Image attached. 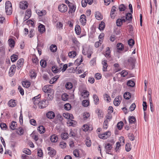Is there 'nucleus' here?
<instances>
[{
	"mask_svg": "<svg viewBox=\"0 0 159 159\" xmlns=\"http://www.w3.org/2000/svg\"><path fill=\"white\" fill-rule=\"evenodd\" d=\"M58 9L60 12H65L67 11V7L66 5L62 4L59 5Z\"/></svg>",
	"mask_w": 159,
	"mask_h": 159,
	"instance_id": "1",
	"label": "nucleus"
},
{
	"mask_svg": "<svg viewBox=\"0 0 159 159\" xmlns=\"http://www.w3.org/2000/svg\"><path fill=\"white\" fill-rule=\"evenodd\" d=\"M111 134V132L109 131H108L102 134L99 135L98 137L100 138L104 139L108 138L110 136Z\"/></svg>",
	"mask_w": 159,
	"mask_h": 159,
	"instance_id": "2",
	"label": "nucleus"
},
{
	"mask_svg": "<svg viewBox=\"0 0 159 159\" xmlns=\"http://www.w3.org/2000/svg\"><path fill=\"white\" fill-rule=\"evenodd\" d=\"M135 61V59L132 57H130L128 60V65L131 66L132 69L133 68V66Z\"/></svg>",
	"mask_w": 159,
	"mask_h": 159,
	"instance_id": "3",
	"label": "nucleus"
},
{
	"mask_svg": "<svg viewBox=\"0 0 159 159\" xmlns=\"http://www.w3.org/2000/svg\"><path fill=\"white\" fill-rule=\"evenodd\" d=\"M124 17V18L125 19V22L126 21L127 22V23H129L130 21L132 20V16L131 13H127L125 16V17Z\"/></svg>",
	"mask_w": 159,
	"mask_h": 159,
	"instance_id": "4",
	"label": "nucleus"
},
{
	"mask_svg": "<svg viewBox=\"0 0 159 159\" xmlns=\"http://www.w3.org/2000/svg\"><path fill=\"white\" fill-rule=\"evenodd\" d=\"M16 66L13 65L11 67L9 72V74L10 76H12L14 74L15 71Z\"/></svg>",
	"mask_w": 159,
	"mask_h": 159,
	"instance_id": "5",
	"label": "nucleus"
},
{
	"mask_svg": "<svg viewBox=\"0 0 159 159\" xmlns=\"http://www.w3.org/2000/svg\"><path fill=\"white\" fill-rule=\"evenodd\" d=\"M124 17H122L121 19H118L116 21V25L118 26H120L123 22H125V19Z\"/></svg>",
	"mask_w": 159,
	"mask_h": 159,
	"instance_id": "6",
	"label": "nucleus"
},
{
	"mask_svg": "<svg viewBox=\"0 0 159 159\" xmlns=\"http://www.w3.org/2000/svg\"><path fill=\"white\" fill-rule=\"evenodd\" d=\"M20 7L22 9H25L27 8L28 6V3L27 2H21L20 3Z\"/></svg>",
	"mask_w": 159,
	"mask_h": 159,
	"instance_id": "7",
	"label": "nucleus"
},
{
	"mask_svg": "<svg viewBox=\"0 0 159 159\" xmlns=\"http://www.w3.org/2000/svg\"><path fill=\"white\" fill-rule=\"evenodd\" d=\"M121 99V97L120 96H118L116 97L114 101V104L116 106H118L120 103V100Z\"/></svg>",
	"mask_w": 159,
	"mask_h": 159,
	"instance_id": "8",
	"label": "nucleus"
},
{
	"mask_svg": "<svg viewBox=\"0 0 159 159\" xmlns=\"http://www.w3.org/2000/svg\"><path fill=\"white\" fill-rule=\"evenodd\" d=\"M53 90L45 94V97L48 100H51L53 98Z\"/></svg>",
	"mask_w": 159,
	"mask_h": 159,
	"instance_id": "9",
	"label": "nucleus"
},
{
	"mask_svg": "<svg viewBox=\"0 0 159 159\" xmlns=\"http://www.w3.org/2000/svg\"><path fill=\"white\" fill-rule=\"evenodd\" d=\"M47 101L46 100L40 101L39 104V107L40 108H43L46 107L48 105L46 103V102Z\"/></svg>",
	"mask_w": 159,
	"mask_h": 159,
	"instance_id": "10",
	"label": "nucleus"
},
{
	"mask_svg": "<svg viewBox=\"0 0 159 159\" xmlns=\"http://www.w3.org/2000/svg\"><path fill=\"white\" fill-rule=\"evenodd\" d=\"M80 21L83 25H85L86 22V16L84 15L83 14L81 16L80 18Z\"/></svg>",
	"mask_w": 159,
	"mask_h": 159,
	"instance_id": "11",
	"label": "nucleus"
},
{
	"mask_svg": "<svg viewBox=\"0 0 159 159\" xmlns=\"http://www.w3.org/2000/svg\"><path fill=\"white\" fill-rule=\"evenodd\" d=\"M43 90L45 93V94L47 93H49V92H51L53 90V89H51L49 87V86L48 85H45L43 86Z\"/></svg>",
	"mask_w": 159,
	"mask_h": 159,
	"instance_id": "12",
	"label": "nucleus"
},
{
	"mask_svg": "<svg viewBox=\"0 0 159 159\" xmlns=\"http://www.w3.org/2000/svg\"><path fill=\"white\" fill-rule=\"evenodd\" d=\"M47 117L49 119H53L55 116V114L54 112L50 111L48 112L46 114Z\"/></svg>",
	"mask_w": 159,
	"mask_h": 159,
	"instance_id": "13",
	"label": "nucleus"
},
{
	"mask_svg": "<svg viewBox=\"0 0 159 159\" xmlns=\"http://www.w3.org/2000/svg\"><path fill=\"white\" fill-rule=\"evenodd\" d=\"M116 7L115 6H113L111 8L110 14V16L111 18L113 19L115 17V13L116 11Z\"/></svg>",
	"mask_w": 159,
	"mask_h": 159,
	"instance_id": "14",
	"label": "nucleus"
},
{
	"mask_svg": "<svg viewBox=\"0 0 159 159\" xmlns=\"http://www.w3.org/2000/svg\"><path fill=\"white\" fill-rule=\"evenodd\" d=\"M8 106L11 107H13L16 105L15 100L11 99L9 101L8 103Z\"/></svg>",
	"mask_w": 159,
	"mask_h": 159,
	"instance_id": "15",
	"label": "nucleus"
},
{
	"mask_svg": "<svg viewBox=\"0 0 159 159\" xmlns=\"http://www.w3.org/2000/svg\"><path fill=\"white\" fill-rule=\"evenodd\" d=\"M36 12L38 15L41 16L44 15L46 14V11L45 10H42L40 11V10H38L36 11Z\"/></svg>",
	"mask_w": 159,
	"mask_h": 159,
	"instance_id": "16",
	"label": "nucleus"
},
{
	"mask_svg": "<svg viewBox=\"0 0 159 159\" xmlns=\"http://www.w3.org/2000/svg\"><path fill=\"white\" fill-rule=\"evenodd\" d=\"M39 31L40 33H43L45 31V26L42 25H40L38 27Z\"/></svg>",
	"mask_w": 159,
	"mask_h": 159,
	"instance_id": "17",
	"label": "nucleus"
},
{
	"mask_svg": "<svg viewBox=\"0 0 159 159\" xmlns=\"http://www.w3.org/2000/svg\"><path fill=\"white\" fill-rule=\"evenodd\" d=\"M17 126L16 122L14 121H12L11 125H10V128L12 130H15Z\"/></svg>",
	"mask_w": 159,
	"mask_h": 159,
	"instance_id": "18",
	"label": "nucleus"
},
{
	"mask_svg": "<svg viewBox=\"0 0 159 159\" xmlns=\"http://www.w3.org/2000/svg\"><path fill=\"white\" fill-rule=\"evenodd\" d=\"M102 63L103 65V71H107V68L108 66L106 60H104L102 61Z\"/></svg>",
	"mask_w": 159,
	"mask_h": 159,
	"instance_id": "19",
	"label": "nucleus"
},
{
	"mask_svg": "<svg viewBox=\"0 0 159 159\" xmlns=\"http://www.w3.org/2000/svg\"><path fill=\"white\" fill-rule=\"evenodd\" d=\"M75 31L77 35H79L81 32V29L79 25H76L75 28Z\"/></svg>",
	"mask_w": 159,
	"mask_h": 159,
	"instance_id": "20",
	"label": "nucleus"
},
{
	"mask_svg": "<svg viewBox=\"0 0 159 159\" xmlns=\"http://www.w3.org/2000/svg\"><path fill=\"white\" fill-rule=\"evenodd\" d=\"M58 139V138L57 135H53L51 136L50 137V140L52 142H57Z\"/></svg>",
	"mask_w": 159,
	"mask_h": 159,
	"instance_id": "21",
	"label": "nucleus"
},
{
	"mask_svg": "<svg viewBox=\"0 0 159 159\" xmlns=\"http://www.w3.org/2000/svg\"><path fill=\"white\" fill-rule=\"evenodd\" d=\"M95 16L96 18L98 20H101L102 18V16L99 11H96L95 12Z\"/></svg>",
	"mask_w": 159,
	"mask_h": 159,
	"instance_id": "22",
	"label": "nucleus"
},
{
	"mask_svg": "<svg viewBox=\"0 0 159 159\" xmlns=\"http://www.w3.org/2000/svg\"><path fill=\"white\" fill-rule=\"evenodd\" d=\"M117 50H118L117 51L118 52H119V51H121L122 50L124 49V46L123 44L121 43H118L117 45Z\"/></svg>",
	"mask_w": 159,
	"mask_h": 159,
	"instance_id": "23",
	"label": "nucleus"
},
{
	"mask_svg": "<svg viewBox=\"0 0 159 159\" xmlns=\"http://www.w3.org/2000/svg\"><path fill=\"white\" fill-rule=\"evenodd\" d=\"M61 68H58L57 66H54L52 67V72L54 73H57L60 71Z\"/></svg>",
	"mask_w": 159,
	"mask_h": 159,
	"instance_id": "24",
	"label": "nucleus"
},
{
	"mask_svg": "<svg viewBox=\"0 0 159 159\" xmlns=\"http://www.w3.org/2000/svg\"><path fill=\"white\" fill-rule=\"evenodd\" d=\"M82 96L84 98H87L89 95V92L86 90H84L82 93Z\"/></svg>",
	"mask_w": 159,
	"mask_h": 159,
	"instance_id": "25",
	"label": "nucleus"
},
{
	"mask_svg": "<svg viewBox=\"0 0 159 159\" xmlns=\"http://www.w3.org/2000/svg\"><path fill=\"white\" fill-rule=\"evenodd\" d=\"M38 130L40 134H42L45 132V129L43 126L40 125L38 127Z\"/></svg>",
	"mask_w": 159,
	"mask_h": 159,
	"instance_id": "26",
	"label": "nucleus"
},
{
	"mask_svg": "<svg viewBox=\"0 0 159 159\" xmlns=\"http://www.w3.org/2000/svg\"><path fill=\"white\" fill-rule=\"evenodd\" d=\"M22 85L24 87L28 88L30 86V82L28 81H24L22 82Z\"/></svg>",
	"mask_w": 159,
	"mask_h": 159,
	"instance_id": "27",
	"label": "nucleus"
},
{
	"mask_svg": "<svg viewBox=\"0 0 159 159\" xmlns=\"http://www.w3.org/2000/svg\"><path fill=\"white\" fill-rule=\"evenodd\" d=\"M129 120L130 123H134L136 122V119L133 116H130L129 117Z\"/></svg>",
	"mask_w": 159,
	"mask_h": 159,
	"instance_id": "28",
	"label": "nucleus"
},
{
	"mask_svg": "<svg viewBox=\"0 0 159 159\" xmlns=\"http://www.w3.org/2000/svg\"><path fill=\"white\" fill-rule=\"evenodd\" d=\"M9 46L11 48H13L14 47L15 42L13 39H9L8 40Z\"/></svg>",
	"mask_w": 159,
	"mask_h": 159,
	"instance_id": "29",
	"label": "nucleus"
},
{
	"mask_svg": "<svg viewBox=\"0 0 159 159\" xmlns=\"http://www.w3.org/2000/svg\"><path fill=\"white\" fill-rule=\"evenodd\" d=\"M18 56L16 54H13L11 57V59L12 62L16 61L18 59Z\"/></svg>",
	"mask_w": 159,
	"mask_h": 159,
	"instance_id": "30",
	"label": "nucleus"
},
{
	"mask_svg": "<svg viewBox=\"0 0 159 159\" xmlns=\"http://www.w3.org/2000/svg\"><path fill=\"white\" fill-rule=\"evenodd\" d=\"M76 55V52L75 51L70 52L68 53V55L70 57L74 58Z\"/></svg>",
	"mask_w": 159,
	"mask_h": 159,
	"instance_id": "31",
	"label": "nucleus"
},
{
	"mask_svg": "<svg viewBox=\"0 0 159 159\" xmlns=\"http://www.w3.org/2000/svg\"><path fill=\"white\" fill-rule=\"evenodd\" d=\"M130 94L129 92H126L124 93V97L126 99H129L130 98Z\"/></svg>",
	"mask_w": 159,
	"mask_h": 159,
	"instance_id": "32",
	"label": "nucleus"
},
{
	"mask_svg": "<svg viewBox=\"0 0 159 159\" xmlns=\"http://www.w3.org/2000/svg\"><path fill=\"white\" fill-rule=\"evenodd\" d=\"M48 153L51 157H53L56 155V151L53 149H51V151L49 152Z\"/></svg>",
	"mask_w": 159,
	"mask_h": 159,
	"instance_id": "33",
	"label": "nucleus"
},
{
	"mask_svg": "<svg viewBox=\"0 0 159 159\" xmlns=\"http://www.w3.org/2000/svg\"><path fill=\"white\" fill-rule=\"evenodd\" d=\"M50 50L52 52H55L57 50V47L54 44H52L50 47Z\"/></svg>",
	"mask_w": 159,
	"mask_h": 159,
	"instance_id": "34",
	"label": "nucleus"
},
{
	"mask_svg": "<svg viewBox=\"0 0 159 159\" xmlns=\"http://www.w3.org/2000/svg\"><path fill=\"white\" fill-rule=\"evenodd\" d=\"M66 88L68 89H71L73 87V85L71 82H67L65 85Z\"/></svg>",
	"mask_w": 159,
	"mask_h": 159,
	"instance_id": "35",
	"label": "nucleus"
},
{
	"mask_svg": "<svg viewBox=\"0 0 159 159\" xmlns=\"http://www.w3.org/2000/svg\"><path fill=\"white\" fill-rule=\"evenodd\" d=\"M127 85L130 87H133L135 85V83L132 80H129L127 82Z\"/></svg>",
	"mask_w": 159,
	"mask_h": 159,
	"instance_id": "36",
	"label": "nucleus"
},
{
	"mask_svg": "<svg viewBox=\"0 0 159 159\" xmlns=\"http://www.w3.org/2000/svg\"><path fill=\"white\" fill-rule=\"evenodd\" d=\"M68 134L66 133H63L61 134V137L62 139L65 140L68 138Z\"/></svg>",
	"mask_w": 159,
	"mask_h": 159,
	"instance_id": "37",
	"label": "nucleus"
},
{
	"mask_svg": "<svg viewBox=\"0 0 159 159\" xmlns=\"http://www.w3.org/2000/svg\"><path fill=\"white\" fill-rule=\"evenodd\" d=\"M105 27V23L103 22L102 21L101 23L99 24V29L100 30H102L104 29Z\"/></svg>",
	"mask_w": 159,
	"mask_h": 159,
	"instance_id": "38",
	"label": "nucleus"
},
{
	"mask_svg": "<svg viewBox=\"0 0 159 159\" xmlns=\"http://www.w3.org/2000/svg\"><path fill=\"white\" fill-rule=\"evenodd\" d=\"M6 12L7 15H10L12 12V8H5Z\"/></svg>",
	"mask_w": 159,
	"mask_h": 159,
	"instance_id": "39",
	"label": "nucleus"
},
{
	"mask_svg": "<svg viewBox=\"0 0 159 159\" xmlns=\"http://www.w3.org/2000/svg\"><path fill=\"white\" fill-rule=\"evenodd\" d=\"M111 53L110 48L109 47H107L105 53V56L107 57H109Z\"/></svg>",
	"mask_w": 159,
	"mask_h": 159,
	"instance_id": "40",
	"label": "nucleus"
},
{
	"mask_svg": "<svg viewBox=\"0 0 159 159\" xmlns=\"http://www.w3.org/2000/svg\"><path fill=\"white\" fill-rule=\"evenodd\" d=\"M40 64L42 67L45 68L46 66L47 63L46 61L41 60L40 61Z\"/></svg>",
	"mask_w": 159,
	"mask_h": 159,
	"instance_id": "41",
	"label": "nucleus"
},
{
	"mask_svg": "<svg viewBox=\"0 0 159 159\" xmlns=\"http://www.w3.org/2000/svg\"><path fill=\"white\" fill-rule=\"evenodd\" d=\"M126 9V7L123 4L120 5L119 7V9L120 11H124Z\"/></svg>",
	"mask_w": 159,
	"mask_h": 159,
	"instance_id": "42",
	"label": "nucleus"
},
{
	"mask_svg": "<svg viewBox=\"0 0 159 159\" xmlns=\"http://www.w3.org/2000/svg\"><path fill=\"white\" fill-rule=\"evenodd\" d=\"M23 153H24L27 155H30L31 154V151L29 149H27V148L24 149L23 150Z\"/></svg>",
	"mask_w": 159,
	"mask_h": 159,
	"instance_id": "43",
	"label": "nucleus"
},
{
	"mask_svg": "<svg viewBox=\"0 0 159 159\" xmlns=\"http://www.w3.org/2000/svg\"><path fill=\"white\" fill-rule=\"evenodd\" d=\"M64 109L66 110H69L71 108V106L69 103H66L64 106Z\"/></svg>",
	"mask_w": 159,
	"mask_h": 159,
	"instance_id": "44",
	"label": "nucleus"
},
{
	"mask_svg": "<svg viewBox=\"0 0 159 159\" xmlns=\"http://www.w3.org/2000/svg\"><path fill=\"white\" fill-rule=\"evenodd\" d=\"M93 98L95 104H97L99 102V98L96 94H94L93 95Z\"/></svg>",
	"mask_w": 159,
	"mask_h": 159,
	"instance_id": "45",
	"label": "nucleus"
},
{
	"mask_svg": "<svg viewBox=\"0 0 159 159\" xmlns=\"http://www.w3.org/2000/svg\"><path fill=\"white\" fill-rule=\"evenodd\" d=\"M12 8L11 2L9 1H7L5 3V8Z\"/></svg>",
	"mask_w": 159,
	"mask_h": 159,
	"instance_id": "46",
	"label": "nucleus"
},
{
	"mask_svg": "<svg viewBox=\"0 0 159 159\" xmlns=\"http://www.w3.org/2000/svg\"><path fill=\"white\" fill-rule=\"evenodd\" d=\"M104 98L105 99L107 98L106 100L107 102H109L111 100V98L109 95L107 94H105L103 95Z\"/></svg>",
	"mask_w": 159,
	"mask_h": 159,
	"instance_id": "47",
	"label": "nucleus"
},
{
	"mask_svg": "<svg viewBox=\"0 0 159 159\" xmlns=\"http://www.w3.org/2000/svg\"><path fill=\"white\" fill-rule=\"evenodd\" d=\"M128 74V72L125 70H124L122 71L120 73L122 77H125Z\"/></svg>",
	"mask_w": 159,
	"mask_h": 159,
	"instance_id": "48",
	"label": "nucleus"
},
{
	"mask_svg": "<svg viewBox=\"0 0 159 159\" xmlns=\"http://www.w3.org/2000/svg\"><path fill=\"white\" fill-rule=\"evenodd\" d=\"M123 125V123L122 121H120L118 122L117 124L118 129L120 130L122 128Z\"/></svg>",
	"mask_w": 159,
	"mask_h": 159,
	"instance_id": "49",
	"label": "nucleus"
},
{
	"mask_svg": "<svg viewBox=\"0 0 159 159\" xmlns=\"http://www.w3.org/2000/svg\"><path fill=\"white\" fill-rule=\"evenodd\" d=\"M89 101L86 100H83L82 102L83 105L85 107H87L89 105Z\"/></svg>",
	"mask_w": 159,
	"mask_h": 159,
	"instance_id": "50",
	"label": "nucleus"
},
{
	"mask_svg": "<svg viewBox=\"0 0 159 159\" xmlns=\"http://www.w3.org/2000/svg\"><path fill=\"white\" fill-rule=\"evenodd\" d=\"M89 114L88 112H86L83 113V118L85 120L89 117Z\"/></svg>",
	"mask_w": 159,
	"mask_h": 159,
	"instance_id": "51",
	"label": "nucleus"
},
{
	"mask_svg": "<svg viewBox=\"0 0 159 159\" xmlns=\"http://www.w3.org/2000/svg\"><path fill=\"white\" fill-rule=\"evenodd\" d=\"M112 148V146L110 143H108L107 145L105 146V148L107 152H109Z\"/></svg>",
	"mask_w": 159,
	"mask_h": 159,
	"instance_id": "52",
	"label": "nucleus"
},
{
	"mask_svg": "<svg viewBox=\"0 0 159 159\" xmlns=\"http://www.w3.org/2000/svg\"><path fill=\"white\" fill-rule=\"evenodd\" d=\"M68 95L66 93H64L62 95L61 98L62 100L63 101H66L68 99Z\"/></svg>",
	"mask_w": 159,
	"mask_h": 159,
	"instance_id": "53",
	"label": "nucleus"
},
{
	"mask_svg": "<svg viewBox=\"0 0 159 159\" xmlns=\"http://www.w3.org/2000/svg\"><path fill=\"white\" fill-rule=\"evenodd\" d=\"M85 142L86 144L87 147H89L91 146V143L90 140L87 138L85 140Z\"/></svg>",
	"mask_w": 159,
	"mask_h": 159,
	"instance_id": "54",
	"label": "nucleus"
},
{
	"mask_svg": "<svg viewBox=\"0 0 159 159\" xmlns=\"http://www.w3.org/2000/svg\"><path fill=\"white\" fill-rule=\"evenodd\" d=\"M0 126L1 128L4 130H6L7 127L6 124L3 123H1Z\"/></svg>",
	"mask_w": 159,
	"mask_h": 159,
	"instance_id": "55",
	"label": "nucleus"
},
{
	"mask_svg": "<svg viewBox=\"0 0 159 159\" xmlns=\"http://www.w3.org/2000/svg\"><path fill=\"white\" fill-rule=\"evenodd\" d=\"M128 44L130 46H132L134 43V41L132 39H130L128 41Z\"/></svg>",
	"mask_w": 159,
	"mask_h": 159,
	"instance_id": "56",
	"label": "nucleus"
},
{
	"mask_svg": "<svg viewBox=\"0 0 159 159\" xmlns=\"http://www.w3.org/2000/svg\"><path fill=\"white\" fill-rule=\"evenodd\" d=\"M66 143L64 142H61L59 144L60 147L62 148H66Z\"/></svg>",
	"mask_w": 159,
	"mask_h": 159,
	"instance_id": "57",
	"label": "nucleus"
},
{
	"mask_svg": "<svg viewBox=\"0 0 159 159\" xmlns=\"http://www.w3.org/2000/svg\"><path fill=\"white\" fill-rule=\"evenodd\" d=\"M73 154L76 157H78L79 156V153L78 150H74L73 152Z\"/></svg>",
	"mask_w": 159,
	"mask_h": 159,
	"instance_id": "58",
	"label": "nucleus"
},
{
	"mask_svg": "<svg viewBox=\"0 0 159 159\" xmlns=\"http://www.w3.org/2000/svg\"><path fill=\"white\" fill-rule=\"evenodd\" d=\"M23 61L24 59H20L17 61V64L20 65V66L21 67V66L23 65Z\"/></svg>",
	"mask_w": 159,
	"mask_h": 159,
	"instance_id": "59",
	"label": "nucleus"
},
{
	"mask_svg": "<svg viewBox=\"0 0 159 159\" xmlns=\"http://www.w3.org/2000/svg\"><path fill=\"white\" fill-rule=\"evenodd\" d=\"M102 75H101L99 73H97L95 74V78L97 80H99L101 78Z\"/></svg>",
	"mask_w": 159,
	"mask_h": 159,
	"instance_id": "60",
	"label": "nucleus"
},
{
	"mask_svg": "<svg viewBox=\"0 0 159 159\" xmlns=\"http://www.w3.org/2000/svg\"><path fill=\"white\" fill-rule=\"evenodd\" d=\"M125 148L126 151L127 152H129L130 151L131 148L130 145L129 143L126 144Z\"/></svg>",
	"mask_w": 159,
	"mask_h": 159,
	"instance_id": "61",
	"label": "nucleus"
},
{
	"mask_svg": "<svg viewBox=\"0 0 159 159\" xmlns=\"http://www.w3.org/2000/svg\"><path fill=\"white\" fill-rule=\"evenodd\" d=\"M136 108V105L134 103H133L129 107V110L130 111H134Z\"/></svg>",
	"mask_w": 159,
	"mask_h": 159,
	"instance_id": "62",
	"label": "nucleus"
},
{
	"mask_svg": "<svg viewBox=\"0 0 159 159\" xmlns=\"http://www.w3.org/2000/svg\"><path fill=\"white\" fill-rule=\"evenodd\" d=\"M108 126V120H105L104 122L103 127L104 129H107Z\"/></svg>",
	"mask_w": 159,
	"mask_h": 159,
	"instance_id": "63",
	"label": "nucleus"
},
{
	"mask_svg": "<svg viewBox=\"0 0 159 159\" xmlns=\"http://www.w3.org/2000/svg\"><path fill=\"white\" fill-rule=\"evenodd\" d=\"M18 89L20 92V93L22 95L24 94V91L23 89L20 86H19L18 88Z\"/></svg>",
	"mask_w": 159,
	"mask_h": 159,
	"instance_id": "64",
	"label": "nucleus"
}]
</instances>
